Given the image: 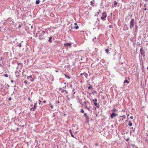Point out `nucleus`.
I'll return each instance as SVG.
<instances>
[{
    "mask_svg": "<svg viewBox=\"0 0 148 148\" xmlns=\"http://www.w3.org/2000/svg\"><path fill=\"white\" fill-rule=\"evenodd\" d=\"M81 111H84V110H83V109H81Z\"/></svg>",
    "mask_w": 148,
    "mask_h": 148,
    "instance_id": "nucleus-51",
    "label": "nucleus"
},
{
    "mask_svg": "<svg viewBox=\"0 0 148 148\" xmlns=\"http://www.w3.org/2000/svg\"><path fill=\"white\" fill-rule=\"evenodd\" d=\"M22 46V44L21 43H19L18 45H17V46L19 47H21Z\"/></svg>",
    "mask_w": 148,
    "mask_h": 148,
    "instance_id": "nucleus-18",
    "label": "nucleus"
},
{
    "mask_svg": "<svg viewBox=\"0 0 148 148\" xmlns=\"http://www.w3.org/2000/svg\"><path fill=\"white\" fill-rule=\"evenodd\" d=\"M52 38V37H49V39L48 40V42H49L50 43L52 42V40H51Z\"/></svg>",
    "mask_w": 148,
    "mask_h": 148,
    "instance_id": "nucleus-12",
    "label": "nucleus"
},
{
    "mask_svg": "<svg viewBox=\"0 0 148 148\" xmlns=\"http://www.w3.org/2000/svg\"><path fill=\"white\" fill-rule=\"evenodd\" d=\"M124 30H126L128 29V27L126 24L124 25Z\"/></svg>",
    "mask_w": 148,
    "mask_h": 148,
    "instance_id": "nucleus-9",
    "label": "nucleus"
},
{
    "mask_svg": "<svg viewBox=\"0 0 148 148\" xmlns=\"http://www.w3.org/2000/svg\"><path fill=\"white\" fill-rule=\"evenodd\" d=\"M109 27L110 28H112V25H109Z\"/></svg>",
    "mask_w": 148,
    "mask_h": 148,
    "instance_id": "nucleus-37",
    "label": "nucleus"
},
{
    "mask_svg": "<svg viewBox=\"0 0 148 148\" xmlns=\"http://www.w3.org/2000/svg\"><path fill=\"white\" fill-rule=\"evenodd\" d=\"M74 28L75 29H77L79 28V27L77 25V26H74Z\"/></svg>",
    "mask_w": 148,
    "mask_h": 148,
    "instance_id": "nucleus-22",
    "label": "nucleus"
},
{
    "mask_svg": "<svg viewBox=\"0 0 148 148\" xmlns=\"http://www.w3.org/2000/svg\"><path fill=\"white\" fill-rule=\"evenodd\" d=\"M127 83V84H128L129 83V82L127 79H126L125 80L124 82V83Z\"/></svg>",
    "mask_w": 148,
    "mask_h": 148,
    "instance_id": "nucleus-17",
    "label": "nucleus"
},
{
    "mask_svg": "<svg viewBox=\"0 0 148 148\" xmlns=\"http://www.w3.org/2000/svg\"><path fill=\"white\" fill-rule=\"evenodd\" d=\"M27 78L28 79H29L30 81L32 82H33L35 79L34 78H33L32 75L28 76L27 77Z\"/></svg>",
    "mask_w": 148,
    "mask_h": 148,
    "instance_id": "nucleus-6",
    "label": "nucleus"
},
{
    "mask_svg": "<svg viewBox=\"0 0 148 148\" xmlns=\"http://www.w3.org/2000/svg\"><path fill=\"white\" fill-rule=\"evenodd\" d=\"M90 3H91V4L93 5V6H94V5H93V2L92 1H90Z\"/></svg>",
    "mask_w": 148,
    "mask_h": 148,
    "instance_id": "nucleus-34",
    "label": "nucleus"
},
{
    "mask_svg": "<svg viewBox=\"0 0 148 148\" xmlns=\"http://www.w3.org/2000/svg\"><path fill=\"white\" fill-rule=\"evenodd\" d=\"M129 126L130 127L132 126V123H131V122L129 121Z\"/></svg>",
    "mask_w": 148,
    "mask_h": 148,
    "instance_id": "nucleus-19",
    "label": "nucleus"
},
{
    "mask_svg": "<svg viewBox=\"0 0 148 148\" xmlns=\"http://www.w3.org/2000/svg\"><path fill=\"white\" fill-rule=\"evenodd\" d=\"M82 60H83V59H82V58H81L80 59V60L82 61Z\"/></svg>",
    "mask_w": 148,
    "mask_h": 148,
    "instance_id": "nucleus-59",
    "label": "nucleus"
},
{
    "mask_svg": "<svg viewBox=\"0 0 148 148\" xmlns=\"http://www.w3.org/2000/svg\"><path fill=\"white\" fill-rule=\"evenodd\" d=\"M84 76H85V77L87 78L88 76V74L87 73H85L84 74Z\"/></svg>",
    "mask_w": 148,
    "mask_h": 148,
    "instance_id": "nucleus-21",
    "label": "nucleus"
},
{
    "mask_svg": "<svg viewBox=\"0 0 148 148\" xmlns=\"http://www.w3.org/2000/svg\"><path fill=\"white\" fill-rule=\"evenodd\" d=\"M33 108H31L30 109V110L32 111V110L33 111Z\"/></svg>",
    "mask_w": 148,
    "mask_h": 148,
    "instance_id": "nucleus-39",
    "label": "nucleus"
},
{
    "mask_svg": "<svg viewBox=\"0 0 148 148\" xmlns=\"http://www.w3.org/2000/svg\"><path fill=\"white\" fill-rule=\"evenodd\" d=\"M84 116L85 117L87 116V115L86 113H85L84 114Z\"/></svg>",
    "mask_w": 148,
    "mask_h": 148,
    "instance_id": "nucleus-28",
    "label": "nucleus"
},
{
    "mask_svg": "<svg viewBox=\"0 0 148 148\" xmlns=\"http://www.w3.org/2000/svg\"><path fill=\"white\" fill-rule=\"evenodd\" d=\"M65 91V92H67V91H66V90H63V91Z\"/></svg>",
    "mask_w": 148,
    "mask_h": 148,
    "instance_id": "nucleus-53",
    "label": "nucleus"
},
{
    "mask_svg": "<svg viewBox=\"0 0 148 148\" xmlns=\"http://www.w3.org/2000/svg\"><path fill=\"white\" fill-rule=\"evenodd\" d=\"M66 88V86L63 87V88Z\"/></svg>",
    "mask_w": 148,
    "mask_h": 148,
    "instance_id": "nucleus-49",
    "label": "nucleus"
},
{
    "mask_svg": "<svg viewBox=\"0 0 148 148\" xmlns=\"http://www.w3.org/2000/svg\"><path fill=\"white\" fill-rule=\"evenodd\" d=\"M37 102H36V103H35L34 104V106L33 107L34 108H33V111H34L35 110V109H36V106L37 105Z\"/></svg>",
    "mask_w": 148,
    "mask_h": 148,
    "instance_id": "nucleus-10",
    "label": "nucleus"
},
{
    "mask_svg": "<svg viewBox=\"0 0 148 148\" xmlns=\"http://www.w3.org/2000/svg\"><path fill=\"white\" fill-rule=\"evenodd\" d=\"M135 20L134 18H132L131 20L130 24V29H132L134 26Z\"/></svg>",
    "mask_w": 148,
    "mask_h": 148,
    "instance_id": "nucleus-2",
    "label": "nucleus"
},
{
    "mask_svg": "<svg viewBox=\"0 0 148 148\" xmlns=\"http://www.w3.org/2000/svg\"><path fill=\"white\" fill-rule=\"evenodd\" d=\"M84 74V73H81L80 74V75H83Z\"/></svg>",
    "mask_w": 148,
    "mask_h": 148,
    "instance_id": "nucleus-56",
    "label": "nucleus"
},
{
    "mask_svg": "<svg viewBox=\"0 0 148 148\" xmlns=\"http://www.w3.org/2000/svg\"><path fill=\"white\" fill-rule=\"evenodd\" d=\"M144 6L146 8L147 7L146 4L145 3L144 4Z\"/></svg>",
    "mask_w": 148,
    "mask_h": 148,
    "instance_id": "nucleus-35",
    "label": "nucleus"
},
{
    "mask_svg": "<svg viewBox=\"0 0 148 148\" xmlns=\"http://www.w3.org/2000/svg\"><path fill=\"white\" fill-rule=\"evenodd\" d=\"M71 136L72 137H73V138H74V135L72 134V133L71 134Z\"/></svg>",
    "mask_w": 148,
    "mask_h": 148,
    "instance_id": "nucleus-32",
    "label": "nucleus"
},
{
    "mask_svg": "<svg viewBox=\"0 0 148 148\" xmlns=\"http://www.w3.org/2000/svg\"><path fill=\"white\" fill-rule=\"evenodd\" d=\"M62 88H59V90H62Z\"/></svg>",
    "mask_w": 148,
    "mask_h": 148,
    "instance_id": "nucleus-48",
    "label": "nucleus"
},
{
    "mask_svg": "<svg viewBox=\"0 0 148 148\" xmlns=\"http://www.w3.org/2000/svg\"><path fill=\"white\" fill-rule=\"evenodd\" d=\"M11 82L12 83H13L14 82L13 80H11Z\"/></svg>",
    "mask_w": 148,
    "mask_h": 148,
    "instance_id": "nucleus-47",
    "label": "nucleus"
},
{
    "mask_svg": "<svg viewBox=\"0 0 148 148\" xmlns=\"http://www.w3.org/2000/svg\"><path fill=\"white\" fill-rule=\"evenodd\" d=\"M45 33V31H40L38 32V34H39V39L40 40H44L45 39L44 35Z\"/></svg>",
    "mask_w": 148,
    "mask_h": 148,
    "instance_id": "nucleus-1",
    "label": "nucleus"
},
{
    "mask_svg": "<svg viewBox=\"0 0 148 148\" xmlns=\"http://www.w3.org/2000/svg\"><path fill=\"white\" fill-rule=\"evenodd\" d=\"M114 6L115 7H116V5L117 4V3L115 1H114Z\"/></svg>",
    "mask_w": 148,
    "mask_h": 148,
    "instance_id": "nucleus-20",
    "label": "nucleus"
},
{
    "mask_svg": "<svg viewBox=\"0 0 148 148\" xmlns=\"http://www.w3.org/2000/svg\"><path fill=\"white\" fill-rule=\"evenodd\" d=\"M38 34H38V32L36 34V37H37L38 36Z\"/></svg>",
    "mask_w": 148,
    "mask_h": 148,
    "instance_id": "nucleus-40",
    "label": "nucleus"
},
{
    "mask_svg": "<svg viewBox=\"0 0 148 148\" xmlns=\"http://www.w3.org/2000/svg\"><path fill=\"white\" fill-rule=\"evenodd\" d=\"M0 62H1V61H2V64H3L4 63H3V60L4 59V58H3V57H1L0 58Z\"/></svg>",
    "mask_w": 148,
    "mask_h": 148,
    "instance_id": "nucleus-14",
    "label": "nucleus"
},
{
    "mask_svg": "<svg viewBox=\"0 0 148 148\" xmlns=\"http://www.w3.org/2000/svg\"><path fill=\"white\" fill-rule=\"evenodd\" d=\"M71 43L68 42L65 43L64 45V46H67L68 47V46H69L70 47H71Z\"/></svg>",
    "mask_w": 148,
    "mask_h": 148,
    "instance_id": "nucleus-8",
    "label": "nucleus"
},
{
    "mask_svg": "<svg viewBox=\"0 0 148 148\" xmlns=\"http://www.w3.org/2000/svg\"><path fill=\"white\" fill-rule=\"evenodd\" d=\"M12 100V98L11 97H10L8 98V100L11 101Z\"/></svg>",
    "mask_w": 148,
    "mask_h": 148,
    "instance_id": "nucleus-33",
    "label": "nucleus"
},
{
    "mask_svg": "<svg viewBox=\"0 0 148 148\" xmlns=\"http://www.w3.org/2000/svg\"><path fill=\"white\" fill-rule=\"evenodd\" d=\"M86 108H87L88 110H90L89 109L90 107H88L86 105Z\"/></svg>",
    "mask_w": 148,
    "mask_h": 148,
    "instance_id": "nucleus-31",
    "label": "nucleus"
},
{
    "mask_svg": "<svg viewBox=\"0 0 148 148\" xmlns=\"http://www.w3.org/2000/svg\"><path fill=\"white\" fill-rule=\"evenodd\" d=\"M140 53H141V54L142 55L143 57H145V51L143 50V48H140Z\"/></svg>",
    "mask_w": 148,
    "mask_h": 148,
    "instance_id": "nucleus-5",
    "label": "nucleus"
},
{
    "mask_svg": "<svg viewBox=\"0 0 148 148\" xmlns=\"http://www.w3.org/2000/svg\"><path fill=\"white\" fill-rule=\"evenodd\" d=\"M145 1L146 2H148V0H145Z\"/></svg>",
    "mask_w": 148,
    "mask_h": 148,
    "instance_id": "nucleus-57",
    "label": "nucleus"
},
{
    "mask_svg": "<svg viewBox=\"0 0 148 148\" xmlns=\"http://www.w3.org/2000/svg\"><path fill=\"white\" fill-rule=\"evenodd\" d=\"M138 45L139 46L140 45H141V44H140V43H139V44H138Z\"/></svg>",
    "mask_w": 148,
    "mask_h": 148,
    "instance_id": "nucleus-58",
    "label": "nucleus"
},
{
    "mask_svg": "<svg viewBox=\"0 0 148 148\" xmlns=\"http://www.w3.org/2000/svg\"><path fill=\"white\" fill-rule=\"evenodd\" d=\"M89 85H90V86H89V87H88V89H92V86H90V84H89Z\"/></svg>",
    "mask_w": 148,
    "mask_h": 148,
    "instance_id": "nucleus-23",
    "label": "nucleus"
},
{
    "mask_svg": "<svg viewBox=\"0 0 148 148\" xmlns=\"http://www.w3.org/2000/svg\"><path fill=\"white\" fill-rule=\"evenodd\" d=\"M130 118L131 119H133V117L132 116H130Z\"/></svg>",
    "mask_w": 148,
    "mask_h": 148,
    "instance_id": "nucleus-38",
    "label": "nucleus"
},
{
    "mask_svg": "<svg viewBox=\"0 0 148 148\" xmlns=\"http://www.w3.org/2000/svg\"><path fill=\"white\" fill-rule=\"evenodd\" d=\"M109 50L108 49H106L105 50V52L106 53H107L108 54H109L110 53L109 52Z\"/></svg>",
    "mask_w": 148,
    "mask_h": 148,
    "instance_id": "nucleus-13",
    "label": "nucleus"
},
{
    "mask_svg": "<svg viewBox=\"0 0 148 148\" xmlns=\"http://www.w3.org/2000/svg\"><path fill=\"white\" fill-rule=\"evenodd\" d=\"M31 28H32L33 27V26H31Z\"/></svg>",
    "mask_w": 148,
    "mask_h": 148,
    "instance_id": "nucleus-62",
    "label": "nucleus"
},
{
    "mask_svg": "<svg viewBox=\"0 0 148 148\" xmlns=\"http://www.w3.org/2000/svg\"><path fill=\"white\" fill-rule=\"evenodd\" d=\"M69 132L71 134H72V131L71 130H69Z\"/></svg>",
    "mask_w": 148,
    "mask_h": 148,
    "instance_id": "nucleus-36",
    "label": "nucleus"
},
{
    "mask_svg": "<svg viewBox=\"0 0 148 148\" xmlns=\"http://www.w3.org/2000/svg\"><path fill=\"white\" fill-rule=\"evenodd\" d=\"M49 105L51 108L53 109V105L51 104H50Z\"/></svg>",
    "mask_w": 148,
    "mask_h": 148,
    "instance_id": "nucleus-27",
    "label": "nucleus"
},
{
    "mask_svg": "<svg viewBox=\"0 0 148 148\" xmlns=\"http://www.w3.org/2000/svg\"><path fill=\"white\" fill-rule=\"evenodd\" d=\"M131 146L132 147H134L135 146V145L133 144H132L131 145Z\"/></svg>",
    "mask_w": 148,
    "mask_h": 148,
    "instance_id": "nucleus-44",
    "label": "nucleus"
},
{
    "mask_svg": "<svg viewBox=\"0 0 148 148\" xmlns=\"http://www.w3.org/2000/svg\"><path fill=\"white\" fill-rule=\"evenodd\" d=\"M120 116L122 117H123L124 119L126 117L125 115H123L122 116Z\"/></svg>",
    "mask_w": 148,
    "mask_h": 148,
    "instance_id": "nucleus-26",
    "label": "nucleus"
},
{
    "mask_svg": "<svg viewBox=\"0 0 148 148\" xmlns=\"http://www.w3.org/2000/svg\"><path fill=\"white\" fill-rule=\"evenodd\" d=\"M28 101H30V97H29L28 98Z\"/></svg>",
    "mask_w": 148,
    "mask_h": 148,
    "instance_id": "nucleus-45",
    "label": "nucleus"
},
{
    "mask_svg": "<svg viewBox=\"0 0 148 148\" xmlns=\"http://www.w3.org/2000/svg\"><path fill=\"white\" fill-rule=\"evenodd\" d=\"M74 25H76V26H77V23H74Z\"/></svg>",
    "mask_w": 148,
    "mask_h": 148,
    "instance_id": "nucleus-42",
    "label": "nucleus"
},
{
    "mask_svg": "<svg viewBox=\"0 0 148 148\" xmlns=\"http://www.w3.org/2000/svg\"><path fill=\"white\" fill-rule=\"evenodd\" d=\"M135 29L137 31L138 30V26L136 25H135Z\"/></svg>",
    "mask_w": 148,
    "mask_h": 148,
    "instance_id": "nucleus-25",
    "label": "nucleus"
},
{
    "mask_svg": "<svg viewBox=\"0 0 148 148\" xmlns=\"http://www.w3.org/2000/svg\"><path fill=\"white\" fill-rule=\"evenodd\" d=\"M3 76H4L5 77H8V75L7 74H5L3 75Z\"/></svg>",
    "mask_w": 148,
    "mask_h": 148,
    "instance_id": "nucleus-24",
    "label": "nucleus"
},
{
    "mask_svg": "<svg viewBox=\"0 0 148 148\" xmlns=\"http://www.w3.org/2000/svg\"><path fill=\"white\" fill-rule=\"evenodd\" d=\"M136 147V148H138V147Z\"/></svg>",
    "mask_w": 148,
    "mask_h": 148,
    "instance_id": "nucleus-64",
    "label": "nucleus"
},
{
    "mask_svg": "<svg viewBox=\"0 0 148 148\" xmlns=\"http://www.w3.org/2000/svg\"><path fill=\"white\" fill-rule=\"evenodd\" d=\"M56 72H57L58 71V70H56Z\"/></svg>",
    "mask_w": 148,
    "mask_h": 148,
    "instance_id": "nucleus-61",
    "label": "nucleus"
},
{
    "mask_svg": "<svg viewBox=\"0 0 148 148\" xmlns=\"http://www.w3.org/2000/svg\"><path fill=\"white\" fill-rule=\"evenodd\" d=\"M43 102L44 103H45L46 102V101H43Z\"/></svg>",
    "mask_w": 148,
    "mask_h": 148,
    "instance_id": "nucleus-54",
    "label": "nucleus"
},
{
    "mask_svg": "<svg viewBox=\"0 0 148 148\" xmlns=\"http://www.w3.org/2000/svg\"><path fill=\"white\" fill-rule=\"evenodd\" d=\"M131 128L133 130V131L134 132L135 131V128H134V127H132Z\"/></svg>",
    "mask_w": 148,
    "mask_h": 148,
    "instance_id": "nucleus-29",
    "label": "nucleus"
},
{
    "mask_svg": "<svg viewBox=\"0 0 148 148\" xmlns=\"http://www.w3.org/2000/svg\"><path fill=\"white\" fill-rule=\"evenodd\" d=\"M18 128H17V129H16L17 130H18Z\"/></svg>",
    "mask_w": 148,
    "mask_h": 148,
    "instance_id": "nucleus-63",
    "label": "nucleus"
},
{
    "mask_svg": "<svg viewBox=\"0 0 148 148\" xmlns=\"http://www.w3.org/2000/svg\"><path fill=\"white\" fill-rule=\"evenodd\" d=\"M40 0H37L36 1V4H38L40 3Z\"/></svg>",
    "mask_w": 148,
    "mask_h": 148,
    "instance_id": "nucleus-16",
    "label": "nucleus"
},
{
    "mask_svg": "<svg viewBox=\"0 0 148 148\" xmlns=\"http://www.w3.org/2000/svg\"><path fill=\"white\" fill-rule=\"evenodd\" d=\"M38 101H39V104H40V103L41 102V101L40 100V99H39L38 100Z\"/></svg>",
    "mask_w": 148,
    "mask_h": 148,
    "instance_id": "nucleus-30",
    "label": "nucleus"
},
{
    "mask_svg": "<svg viewBox=\"0 0 148 148\" xmlns=\"http://www.w3.org/2000/svg\"><path fill=\"white\" fill-rule=\"evenodd\" d=\"M116 109L115 108H114V109L112 110V111H115Z\"/></svg>",
    "mask_w": 148,
    "mask_h": 148,
    "instance_id": "nucleus-50",
    "label": "nucleus"
},
{
    "mask_svg": "<svg viewBox=\"0 0 148 148\" xmlns=\"http://www.w3.org/2000/svg\"><path fill=\"white\" fill-rule=\"evenodd\" d=\"M92 101L93 102V104L95 105V106L98 108H99V103H97V99H92Z\"/></svg>",
    "mask_w": 148,
    "mask_h": 148,
    "instance_id": "nucleus-3",
    "label": "nucleus"
},
{
    "mask_svg": "<svg viewBox=\"0 0 148 148\" xmlns=\"http://www.w3.org/2000/svg\"><path fill=\"white\" fill-rule=\"evenodd\" d=\"M132 14L131 15H130V17H132Z\"/></svg>",
    "mask_w": 148,
    "mask_h": 148,
    "instance_id": "nucleus-60",
    "label": "nucleus"
},
{
    "mask_svg": "<svg viewBox=\"0 0 148 148\" xmlns=\"http://www.w3.org/2000/svg\"><path fill=\"white\" fill-rule=\"evenodd\" d=\"M103 3V2L102 1V2H101V6H102V5Z\"/></svg>",
    "mask_w": 148,
    "mask_h": 148,
    "instance_id": "nucleus-52",
    "label": "nucleus"
},
{
    "mask_svg": "<svg viewBox=\"0 0 148 148\" xmlns=\"http://www.w3.org/2000/svg\"><path fill=\"white\" fill-rule=\"evenodd\" d=\"M64 76L66 78H67L68 79H69L70 78V77L69 75H67L66 74H64Z\"/></svg>",
    "mask_w": 148,
    "mask_h": 148,
    "instance_id": "nucleus-15",
    "label": "nucleus"
},
{
    "mask_svg": "<svg viewBox=\"0 0 148 148\" xmlns=\"http://www.w3.org/2000/svg\"><path fill=\"white\" fill-rule=\"evenodd\" d=\"M129 140V138L126 139V141H128Z\"/></svg>",
    "mask_w": 148,
    "mask_h": 148,
    "instance_id": "nucleus-55",
    "label": "nucleus"
},
{
    "mask_svg": "<svg viewBox=\"0 0 148 148\" xmlns=\"http://www.w3.org/2000/svg\"><path fill=\"white\" fill-rule=\"evenodd\" d=\"M24 83L26 84H27V82L26 81H25Z\"/></svg>",
    "mask_w": 148,
    "mask_h": 148,
    "instance_id": "nucleus-46",
    "label": "nucleus"
},
{
    "mask_svg": "<svg viewBox=\"0 0 148 148\" xmlns=\"http://www.w3.org/2000/svg\"><path fill=\"white\" fill-rule=\"evenodd\" d=\"M107 17V14L106 12H104L102 14L101 18L103 20H105Z\"/></svg>",
    "mask_w": 148,
    "mask_h": 148,
    "instance_id": "nucleus-4",
    "label": "nucleus"
},
{
    "mask_svg": "<svg viewBox=\"0 0 148 148\" xmlns=\"http://www.w3.org/2000/svg\"><path fill=\"white\" fill-rule=\"evenodd\" d=\"M144 10L145 11H146L147 10V9L146 8L144 9Z\"/></svg>",
    "mask_w": 148,
    "mask_h": 148,
    "instance_id": "nucleus-41",
    "label": "nucleus"
},
{
    "mask_svg": "<svg viewBox=\"0 0 148 148\" xmlns=\"http://www.w3.org/2000/svg\"><path fill=\"white\" fill-rule=\"evenodd\" d=\"M86 119V121L85 122V123H87L88 122V121L89 120V117L87 116V117H85Z\"/></svg>",
    "mask_w": 148,
    "mask_h": 148,
    "instance_id": "nucleus-11",
    "label": "nucleus"
},
{
    "mask_svg": "<svg viewBox=\"0 0 148 148\" xmlns=\"http://www.w3.org/2000/svg\"><path fill=\"white\" fill-rule=\"evenodd\" d=\"M117 114L114 112H113L110 115V117L112 119L114 118L116 116H117Z\"/></svg>",
    "mask_w": 148,
    "mask_h": 148,
    "instance_id": "nucleus-7",
    "label": "nucleus"
},
{
    "mask_svg": "<svg viewBox=\"0 0 148 148\" xmlns=\"http://www.w3.org/2000/svg\"><path fill=\"white\" fill-rule=\"evenodd\" d=\"M21 27V25H19L18 26V28H20Z\"/></svg>",
    "mask_w": 148,
    "mask_h": 148,
    "instance_id": "nucleus-43",
    "label": "nucleus"
}]
</instances>
